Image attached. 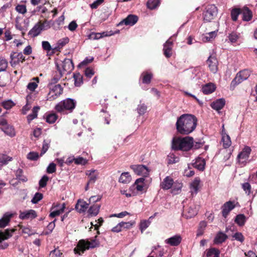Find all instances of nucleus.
I'll use <instances>...</instances> for the list:
<instances>
[{"mask_svg":"<svg viewBox=\"0 0 257 257\" xmlns=\"http://www.w3.org/2000/svg\"><path fill=\"white\" fill-rule=\"evenodd\" d=\"M197 119L190 114H183L178 118L176 125L177 131L182 135H188L196 128Z\"/></svg>","mask_w":257,"mask_h":257,"instance_id":"obj_1","label":"nucleus"},{"mask_svg":"<svg viewBox=\"0 0 257 257\" xmlns=\"http://www.w3.org/2000/svg\"><path fill=\"white\" fill-rule=\"evenodd\" d=\"M193 147V138L190 137L174 139L172 142V148L176 150L187 151Z\"/></svg>","mask_w":257,"mask_h":257,"instance_id":"obj_2","label":"nucleus"},{"mask_svg":"<svg viewBox=\"0 0 257 257\" xmlns=\"http://www.w3.org/2000/svg\"><path fill=\"white\" fill-rule=\"evenodd\" d=\"M96 237L97 236H95V238L91 239L90 241H85L84 240H79L76 247L74 249L75 253L81 255L86 249L98 246L99 244V242L96 239Z\"/></svg>","mask_w":257,"mask_h":257,"instance_id":"obj_3","label":"nucleus"},{"mask_svg":"<svg viewBox=\"0 0 257 257\" xmlns=\"http://www.w3.org/2000/svg\"><path fill=\"white\" fill-rule=\"evenodd\" d=\"M55 65L61 75L70 74L74 69L72 60L70 59H64L63 60H56Z\"/></svg>","mask_w":257,"mask_h":257,"instance_id":"obj_4","label":"nucleus"},{"mask_svg":"<svg viewBox=\"0 0 257 257\" xmlns=\"http://www.w3.org/2000/svg\"><path fill=\"white\" fill-rule=\"evenodd\" d=\"M76 105V101L71 98H67L59 102L55 107L58 112H64L68 110L70 112L74 109Z\"/></svg>","mask_w":257,"mask_h":257,"instance_id":"obj_5","label":"nucleus"},{"mask_svg":"<svg viewBox=\"0 0 257 257\" xmlns=\"http://www.w3.org/2000/svg\"><path fill=\"white\" fill-rule=\"evenodd\" d=\"M217 13V9L215 5L208 6L203 13L204 21L207 22L211 21L216 17Z\"/></svg>","mask_w":257,"mask_h":257,"instance_id":"obj_6","label":"nucleus"},{"mask_svg":"<svg viewBox=\"0 0 257 257\" xmlns=\"http://www.w3.org/2000/svg\"><path fill=\"white\" fill-rule=\"evenodd\" d=\"M251 149L249 147L245 146L242 151L237 156V160L239 164L242 166H245L249 157Z\"/></svg>","mask_w":257,"mask_h":257,"instance_id":"obj_7","label":"nucleus"},{"mask_svg":"<svg viewBox=\"0 0 257 257\" xmlns=\"http://www.w3.org/2000/svg\"><path fill=\"white\" fill-rule=\"evenodd\" d=\"M250 71L248 70H243L238 73L235 77L231 81V87H234L242 81L247 79L250 76Z\"/></svg>","mask_w":257,"mask_h":257,"instance_id":"obj_8","label":"nucleus"},{"mask_svg":"<svg viewBox=\"0 0 257 257\" xmlns=\"http://www.w3.org/2000/svg\"><path fill=\"white\" fill-rule=\"evenodd\" d=\"M16 231L15 229H8L4 232H0V249H4L8 246L6 242L3 243V241L8 239L13 235V233Z\"/></svg>","mask_w":257,"mask_h":257,"instance_id":"obj_9","label":"nucleus"},{"mask_svg":"<svg viewBox=\"0 0 257 257\" xmlns=\"http://www.w3.org/2000/svg\"><path fill=\"white\" fill-rule=\"evenodd\" d=\"M50 91L47 95V100L52 101L56 99L62 94L63 89L60 84H57L50 88Z\"/></svg>","mask_w":257,"mask_h":257,"instance_id":"obj_10","label":"nucleus"},{"mask_svg":"<svg viewBox=\"0 0 257 257\" xmlns=\"http://www.w3.org/2000/svg\"><path fill=\"white\" fill-rule=\"evenodd\" d=\"M10 63L12 67H14L20 62H23L25 60V58L22 53L12 52L10 55Z\"/></svg>","mask_w":257,"mask_h":257,"instance_id":"obj_11","label":"nucleus"},{"mask_svg":"<svg viewBox=\"0 0 257 257\" xmlns=\"http://www.w3.org/2000/svg\"><path fill=\"white\" fill-rule=\"evenodd\" d=\"M131 168L133 170L134 172L138 175H142L144 177H147L149 175V169L144 165H133L131 166Z\"/></svg>","mask_w":257,"mask_h":257,"instance_id":"obj_12","label":"nucleus"},{"mask_svg":"<svg viewBox=\"0 0 257 257\" xmlns=\"http://www.w3.org/2000/svg\"><path fill=\"white\" fill-rule=\"evenodd\" d=\"M210 70L213 73H216L218 70V61L215 56L211 55L207 60Z\"/></svg>","mask_w":257,"mask_h":257,"instance_id":"obj_13","label":"nucleus"},{"mask_svg":"<svg viewBox=\"0 0 257 257\" xmlns=\"http://www.w3.org/2000/svg\"><path fill=\"white\" fill-rule=\"evenodd\" d=\"M65 208V203H63L62 204H57L53 205V207L51 208V212L49 215V216L54 218L55 216L59 215L60 214L63 213L64 211V209Z\"/></svg>","mask_w":257,"mask_h":257,"instance_id":"obj_14","label":"nucleus"},{"mask_svg":"<svg viewBox=\"0 0 257 257\" xmlns=\"http://www.w3.org/2000/svg\"><path fill=\"white\" fill-rule=\"evenodd\" d=\"M113 33L111 32H103L102 33H91L88 36V38L90 40H98L101 38L112 35Z\"/></svg>","mask_w":257,"mask_h":257,"instance_id":"obj_15","label":"nucleus"},{"mask_svg":"<svg viewBox=\"0 0 257 257\" xmlns=\"http://www.w3.org/2000/svg\"><path fill=\"white\" fill-rule=\"evenodd\" d=\"M235 207L233 202L229 201L225 203L222 206V216L226 218L229 213Z\"/></svg>","mask_w":257,"mask_h":257,"instance_id":"obj_16","label":"nucleus"},{"mask_svg":"<svg viewBox=\"0 0 257 257\" xmlns=\"http://www.w3.org/2000/svg\"><path fill=\"white\" fill-rule=\"evenodd\" d=\"M182 239V238L180 235H176L166 239L165 240V242L171 246H176L180 244L181 242Z\"/></svg>","mask_w":257,"mask_h":257,"instance_id":"obj_17","label":"nucleus"},{"mask_svg":"<svg viewBox=\"0 0 257 257\" xmlns=\"http://www.w3.org/2000/svg\"><path fill=\"white\" fill-rule=\"evenodd\" d=\"M138 21V18L137 16L134 15H128L125 19L120 22L118 25L124 24L125 25L133 26Z\"/></svg>","mask_w":257,"mask_h":257,"instance_id":"obj_18","label":"nucleus"},{"mask_svg":"<svg viewBox=\"0 0 257 257\" xmlns=\"http://www.w3.org/2000/svg\"><path fill=\"white\" fill-rule=\"evenodd\" d=\"M37 214L35 210L31 209L25 211H21L19 215L22 219H32L36 217Z\"/></svg>","mask_w":257,"mask_h":257,"instance_id":"obj_19","label":"nucleus"},{"mask_svg":"<svg viewBox=\"0 0 257 257\" xmlns=\"http://www.w3.org/2000/svg\"><path fill=\"white\" fill-rule=\"evenodd\" d=\"M144 178H140L136 180L132 187L135 188L138 191H143L147 188Z\"/></svg>","mask_w":257,"mask_h":257,"instance_id":"obj_20","label":"nucleus"},{"mask_svg":"<svg viewBox=\"0 0 257 257\" xmlns=\"http://www.w3.org/2000/svg\"><path fill=\"white\" fill-rule=\"evenodd\" d=\"M88 177V184H93L98 178L99 172L96 170H88L86 172Z\"/></svg>","mask_w":257,"mask_h":257,"instance_id":"obj_21","label":"nucleus"},{"mask_svg":"<svg viewBox=\"0 0 257 257\" xmlns=\"http://www.w3.org/2000/svg\"><path fill=\"white\" fill-rule=\"evenodd\" d=\"M172 45L173 42L170 39L167 40L164 45V54L167 58H169L172 56Z\"/></svg>","mask_w":257,"mask_h":257,"instance_id":"obj_22","label":"nucleus"},{"mask_svg":"<svg viewBox=\"0 0 257 257\" xmlns=\"http://www.w3.org/2000/svg\"><path fill=\"white\" fill-rule=\"evenodd\" d=\"M241 14L242 16V20L244 21H249L252 18V12L247 7H244L241 9Z\"/></svg>","mask_w":257,"mask_h":257,"instance_id":"obj_23","label":"nucleus"},{"mask_svg":"<svg viewBox=\"0 0 257 257\" xmlns=\"http://www.w3.org/2000/svg\"><path fill=\"white\" fill-rule=\"evenodd\" d=\"M174 183L173 179L169 176H167L161 183V187L164 190H168L172 187Z\"/></svg>","mask_w":257,"mask_h":257,"instance_id":"obj_24","label":"nucleus"},{"mask_svg":"<svg viewBox=\"0 0 257 257\" xmlns=\"http://www.w3.org/2000/svg\"><path fill=\"white\" fill-rule=\"evenodd\" d=\"M193 166L194 168L200 171H203L205 166V160L202 158L198 157L193 163Z\"/></svg>","mask_w":257,"mask_h":257,"instance_id":"obj_25","label":"nucleus"},{"mask_svg":"<svg viewBox=\"0 0 257 257\" xmlns=\"http://www.w3.org/2000/svg\"><path fill=\"white\" fill-rule=\"evenodd\" d=\"M88 204L82 200H78L75 205V209L79 212H83L86 211L88 207Z\"/></svg>","mask_w":257,"mask_h":257,"instance_id":"obj_26","label":"nucleus"},{"mask_svg":"<svg viewBox=\"0 0 257 257\" xmlns=\"http://www.w3.org/2000/svg\"><path fill=\"white\" fill-rule=\"evenodd\" d=\"M225 103V100L223 98H221L217 99L215 101L212 102L211 106L213 109L216 110H219L221 109L224 107Z\"/></svg>","mask_w":257,"mask_h":257,"instance_id":"obj_27","label":"nucleus"},{"mask_svg":"<svg viewBox=\"0 0 257 257\" xmlns=\"http://www.w3.org/2000/svg\"><path fill=\"white\" fill-rule=\"evenodd\" d=\"M12 217V214H5L3 217L0 219V227L4 228L6 227L8 224Z\"/></svg>","mask_w":257,"mask_h":257,"instance_id":"obj_28","label":"nucleus"},{"mask_svg":"<svg viewBox=\"0 0 257 257\" xmlns=\"http://www.w3.org/2000/svg\"><path fill=\"white\" fill-rule=\"evenodd\" d=\"M42 29L39 24L37 23L34 27L29 32L28 34L32 37H35L38 36L41 32Z\"/></svg>","mask_w":257,"mask_h":257,"instance_id":"obj_29","label":"nucleus"},{"mask_svg":"<svg viewBox=\"0 0 257 257\" xmlns=\"http://www.w3.org/2000/svg\"><path fill=\"white\" fill-rule=\"evenodd\" d=\"M132 179V177L128 172L122 173L119 178V182L123 184L129 183Z\"/></svg>","mask_w":257,"mask_h":257,"instance_id":"obj_30","label":"nucleus"},{"mask_svg":"<svg viewBox=\"0 0 257 257\" xmlns=\"http://www.w3.org/2000/svg\"><path fill=\"white\" fill-rule=\"evenodd\" d=\"M198 207L196 206L195 205H191L187 211V214H186V216L187 218H191L194 216H195L198 211Z\"/></svg>","mask_w":257,"mask_h":257,"instance_id":"obj_31","label":"nucleus"},{"mask_svg":"<svg viewBox=\"0 0 257 257\" xmlns=\"http://www.w3.org/2000/svg\"><path fill=\"white\" fill-rule=\"evenodd\" d=\"M2 131L7 135L13 137L16 135L14 128L11 125H6L2 128Z\"/></svg>","mask_w":257,"mask_h":257,"instance_id":"obj_32","label":"nucleus"},{"mask_svg":"<svg viewBox=\"0 0 257 257\" xmlns=\"http://www.w3.org/2000/svg\"><path fill=\"white\" fill-rule=\"evenodd\" d=\"M227 238V235L223 232H219L216 235L214 242L215 244H220L224 242Z\"/></svg>","mask_w":257,"mask_h":257,"instance_id":"obj_33","label":"nucleus"},{"mask_svg":"<svg viewBox=\"0 0 257 257\" xmlns=\"http://www.w3.org/2000/svg\"><path fill=\"white\" fill-rule=\"evenodd\" d=\"M215 89V86L212 83H208L202 87V92L205 94L212 93Z\"/></svg>","mask_w":257,"mask_h":257,"instance_id":"obj_34","label":"nucleus"},{"mask_svg":"<svg viewBox=\"0 0 257 257\" xmlns=\"http://www.w3.org/2000/svg\"><path fill=\"white\" fill-rule=\"evenodd\" d=\"M39 109L40 107L39 106H35L33 108L32 112L27 116V120L29 123L37 117L38 112Z\"/></svg>","mask_w":257,"mask_h":257,"instance_id":"obj_35","label":"nucleus"},{"mask_svg":"<svg viewBox=\"0 0 257 257\" xmlns=\"http://www.w3.org/2000/svg\"><path fill=\"white\" fill-rule=\"evenodd\" d=\"M12 160V158L3 154H0V166L7 165Z\"/></svg>","mask_w":257,"mask_h":257,"instance_id":"obj_36","label":"nucleus"},{"mask_svg":"<svg viewBox=\"0 0 257 257\" xmlns=\"http://www.w3.org/2000/svg\"><path fill=\"white\" fill-rule=\"evenodd\" d=\"M160 5L159 0H148L147 6L148 9L153 10L157 8Z\"/></svg>","mask_w":257,"mask_h":257,"instance_id":"obj_37","label":"nucleus"},{"mask_svg":"<svg viewBox=\"0 0 257 257\" xmlns=\"http://www.w3.org/2000/svg\"><path fill=\"white\" fill-rule=\"evenodd\" d=\"M35 81L34 82H30L27 85V88L30 91H33L38 86L39 79L38 77H35L33 78Z\"/></svg>","mask_w":257,"mask_h":257,"instance_id":"obj_38","label":"nucleus"},{"mask_svg":"<svg viewBox=\"0 0 257 257\" xmlns=\"http://www.w3.org/2000/svg\"><path fill=\"white\" fill-rule=\"evenodd\" d=\"M16 176L17 179L23 182L27 181V178L23 175V171L22 169H19L16 172Z\"/></svg>","mask_w":257,"mask_h":257,"instance_id":"obj_39","label":"nucleus"},{"mask_svg":"<svg viewBox=\"0 0 257 257\" xmlns=\"http://www.w3.org/2000/svg\"><path fill=\"white\" fill-rule=\"evenodd\" d=\"M200 180L198 178L194 179L193 181L191 184V189L196 193L199 189Z\"/></svg>","mask_w":257,"mask_h":257,"instance_id":"obj_40","label":"nucleus"},{"mask_svg":"<svg viewBox=\"0 0 257 257\" xmlns=\"http://www.w3.org/2000/svg\"><path fill=\"white\" fill-rule=\"evenodd\" d=\"M241 14V9L239 8H234L231 11V17L233 21H236L238 16Z\"/></svg>","mask_w":257,"mask_h":257,"instance_id":"obj_41","label":"nucleus"},{"mask_svg":"<svg viewBox=\"0 0 257 257\" xmlns=\"http://www.w3.org/2000/svg\"><path fill=\"white\" fill-rule=\"evenodd\" d=\"M245 216L243 214H238L236 216L235 222L239 226H243L245 222Z\"/></svg>","mask_w":257,"mask_h":257,"instance_id":"obj_42","label":"nucleus"},{"mask_svg":"<svg viewBox=\"0 0 257 257\" xmlns=\"http://www.w3.org/2000/svg\"><path fill=\"white\" fill-rule=\"evenodd\" d=\"M223 146L225 148H228L231 145V142L230 140V137L227 135H223L222 138Z\"/></svg>","mask_w":257,"mask_h":257,"instance_id":"obj_43","label":"nucleus"},{"mask_svg":"<svg viewBox=\"0 0 257 257\" xmlns=\"http://www.w3.org/2000/svg\"><path fill=\"white\" fill-rule=\"evenodd\" d=\"M142 77L143 78V82L144 83L148 84L151 82L152 74L148 72H144L142 74Z\"/></svg>","mask_w":257,"mask_h":257,"instance_id":"obj_44","label":"nucleus"},{"mask_svg":"<svg viewBox=\"0 0 257 257\" xmlns=\"http://www.w3.org/2000/svg\"><path fill=\"white\" fill-rule=\"evenodd\" d=\"M219 253L218 249L212 248L208 251L207 255L208 257H219Z\"/></svg>","mask_w":257,"mask_h":257,"instance_id":"obj_45","label":"nucleus"},{"mask_svg":"<svg viewBox=\"0 0 257 257\" xmlns=\"http://www.w3.org/2000/svg\"><path fill=\"white\" fill-rule=\"evenodd\" d=\"M207 225L206 222L201 221L199 223V226L197 231V236L202 235L204 233V230Z\"/></svg>","mask_w":257,"mask_h":257,"instance_id":"obj_46","label":"nucleus"},{"mask_svg":"<svg viewBox=\"0 0 257 257\" xmlns=\"http://www.w3.org/2000/svg\"><path fill=\"white\" fill-rule=\"evenodd\" d=\"M100 206L97 205H94L90 207V208L88 209V213L92 216H95L96 215L99 210Z\"/></svg>","mask_w":257,"mask_h":257,"instance_id":"obj_47","label":"nucleus"},{"mask_svg":"<svg viewBox=\"0 0 257 257\" xmlns=\"http://www.w3.org/2000/svg\"><path fill=\"white\" fill-rule=\"evenodd\" d=\"M74 79L75 81V85L79 86L82 83V76L79 73H75L74 74Z\"/></svg>","mask_w":257,"mask_h":257,"instance_id":"obj_48","label":"nucleus"},{"mask_svg":"<svg viewBox=\"0 0 257 257\" xmlns=\"http://www.w3.org/2000/svg\"><path fill=\"white\" fill-rule=\"evenodd\" d=\"M58 118L56 114L52 113L48 114L46 116V121L49 123H54Z\"/></svg>","mask_w":257,"mask_h":257,"instance_id":"obj_49","label":"nucleus"},{"mask_svg":"<svg viewBox=\"0 0 257 257\" xmlns=\"http://www.w3.org/2000/svg\"><path fill=\"white\" fill-rule=\"evenodd\" d=\"M51 141L50 140H45L43 142L42 151L40 156L43 155L48 150L49 148V145Z\"/></svg>","mask_w":257,"mask_h":257,"instance_id":"obj_50","label":"nucleus"},{"mask_svg":"<svg viewBox=\"0 0 257 257\" xmlns=\"http://www.w3.org/2000/svg\"><path fill=\"white\" fill-rule=\"evenodd\" d=\"M172 187V193L174 194H177L179 193V191L181 190L182 187V184L178 182L174 183Z\"/></svg>","mask_w":257,"mask_h":257,"instance_id":"obj_51","label":"nucleus"},{"mask_svg":"<svg viewBox=\"0 0 257 257\" xmlns=\"http://www.w3.org/2000/svg\"><path fill=\"white\" fill-rule=\"evenodd\" d=\"M168 162L169 164H174L179 162V159L173 154H170L168 156Z\"/></svg>","mask_w":257,"mask_h":257,"instance_id":"obj_52","label":"nucleus"},{"mask_svg":"<svg viewBox=\"0 0 257 257\" xmlns=\"http://www.w3.org/2000/svg\"><path fill=\"white\" fill-rule=\"evenodd\" d=\"M15 103L11 100H8L2 102V105L6 109H9L14 106Z\"/></svg>","mask_w":257,"mask_h":257,"instance_id":"obj_53","label":"nucleus"},{"mask_svg":"<svg viewBox=\"0 0 257 257\" xmlns=\"http://www.w3.org/2000/svg\"><path fill=\"white\" fill-rule=\"evenodd\" d=\"M43 198V194L41 193L37 192L36 193L33 198H32L31 202L33 204L37 203L39 201H40Z\"/></svg>","mask_w":257,"mask_h":257,"instance_id":"obj_54","label":"nucleus"},{"mask_svg":"<svg viewBox=\"0 0 257 257\" xmlns=\"http://www.w3.org/2000/svg\"><path fill=\"white\" fill-rule=\"evenodd\" d=\"M215 36H216L215 32V31L207 33L206 34V35L203 37V40L204 41H205V42L210 41L211 40V39H212L213 38L215 37Z\"/></svg>","mask_w":257,"mask_h":257,"instance_id":"obj_55","label":"nucleus"},{"mask_svg":"<svg viewBox=\"0 0 257 257\" xmlns=\"http://www.w3.org/2000/svg\"><path fill=\"white\" fill-rule=\"evenodd\" d=\"M242 188L247 195H249L250 194L251 186L249 183L246 182L243 183L242 184Z\"/></svg>","mask_w":257,"mask_h":257,"instance_id":"obj_56","label":"nucleus"},{"mask_svg":"<svg viewBox=\"0 0 257 257\" xmlns=\"http://www.w3.org/2000/svg\"><path fill=\"white\" fill-rule=\"evenodd\" d=\"M150 224V222L148 220H143L141 221L140 225V229L141 230L142 233L146 229V228L149 226Z\"/></svg>","mask_w":257,"mask_h":257,"instance_id":"obj_57","label":"nucleus"},{"mask_svg":"<svg viewBox=\"0 0 257 257\" xmlns=\"http://www.w3.org/2000/svg\"><path fill=\"white\" fill-rule=\"evenodd\" d=\"M16 10L17 12L22 14H25L27 12L26 7L24 5H18L16 7Z\"/></svg>","mask_w":257,"mask_h":257,"instance_id":"obj_58","label":"nucleus"},{"mask_svg":"<svg viewBox=\"0 0 257 257\" xmlns=\"http://www.w3.org/2000/svg\"><path fill=\"white\" fill-rule=\"evenodd\" d=\"M69 42V39L68 38H65L59 40L57 43V48H62L64 45L67 44Z\"/></svg>","mask_w":257,"mask_h":257,"instance_id":"obj_59","label":"nucleus"},{"mask_svg":"<svg viewBox=\"0 0 257 257\" xmlns=\"http://www.w3.org/2000/svg\"><path fill=\"white\" fill-rule=\"evenodd\" d=\"M38 24L42 29V31L48 30L51 27L50 22L47 21H45L43 23L38 22Z\"/></svg>","mask_w":257,"mask_h":257,"instance_id":"obj_60","label":"nucleus"},{"mask_svg":"<svg viewBox=\"0 0 257 257\" xmlns=\"http://www.w3.org/2000/svg\"><path fill=\"white\" fill-rule=\"evenodd\" d=\"M8 67V61L5 59H0V72L4 71Z\"/></svg>","mask_w":257,"mask_h":257,"instance_id":"obj_61","label":"nucleus"},{"mask_svg":"<svg viewBox=\"0 0 257 257\" xmlns=\"http://www.w3.org/2000/svg\"><path fill=\"white\" fill-rule=\"evenodd\" d=\"M62 253L57 249H55L50 252V257H61Z\"/></svg>","mask_w":257,"mask_h":257,"instance_id":"obj_62","label":"nucleus"},{"mask_svg":"<svg viewBox=\"0 0 257 257\" xmlns=\"http://www.w3.org/2000/svg\"><path fill=\"white\" fill-rule=\"evenodd\" d=\"M147 106L145 104H142L138 105L137 108L138 112L140 115L144 114L147 110Z\"/></svg>","mask_w":257,"mask_h":257,"instance_id":"obj_63","label":"nucleus"},{"mask_svg":"<svg viewBox=\"0 0 257 257\" xmlns=\"http://www.w3.org/2000/svg\"><path fill=\"white\" fill-rule=\"evenodd\" d=\"M228 38L231 43H234L237 42L239 37L237 34L235 33H232L229 35Z\"/></svg>","mask_w":257,"mask_h":257,"instance_id":"obj_64","label":"nucleus"}]
</instances>
